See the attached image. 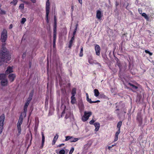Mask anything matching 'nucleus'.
Listing matches in <instances>:
<instances>
[{
  "instance_id": "53",
  "label": "nucleus",
  "mask_w": 154,
  "mask_h": 154,
  "mask_svg": "<svg viewBox=\"0 0 154 154\" xmlns=\"http://www.w3.org/2000/svg\"><path fill=\"white\" fill-rule=\"evenodd\" d=\"M74 37L75 36L73 35L72 36V37L71 39L70 40L73 41L74 39Z\"/></svg>"
},
{
  "instance_id": "39",
  "label": "nucleus",
  "mask_w": 154,
  "mask_h": 154,
  "mask_svg": "<svg viewBox=\"0 0 154 154\" xmlns=\"http://www.w3.org/2000/svg\"><path fill=\"white\" fill-rule=\"evenodd\" d=\"M60 154H64L65 153V151L63 149H62L59 151Z\"/></svg>"
},
{
  "instance_id": "32",
  "label": "nucleus",
  "mask_w": 154,
  "mask_h": 154,
  "mask_svg": "<svg viewBox=\"0 0 154 154\" xmlns=\"http://www.w3.org/2000/svg\"><path fill=\"white\" fill-rule=\"evenodd\" d=\"M17 2L18 1L17 0H13L10 2V4H13L15 6L17 5Z\"/></svg>"
},
{
  "instance_id": "54",
  "label": "nucleus",
  "mask_w": 154,
  "mask_h": 154,
  "mask_svg": "<svg viewBox=\"0 0 154 154\" xmlns=\"http://www.w3.org/2000/svg\"><path fill=\"white\" fill-rule=\"evenodd\" d=\"M32 134H31V140H30V144L31 143V141H32Z\"/></svg>"
},
{
  "instance_id": "20",
  "label": "nucleus",
  "mask_w": 154,
  "mask_h": 154,
  "mask_svg": "<svg viewBox=\"0 0 154 154\" xmlns=\"http://www.w3.org/2000/svg\"><path fill=\"white\" fill-rule=\"evenodd\" d=\"M71 103L72 104H74L76 102V99L75 96H71Z\"/></svg>"
},
{
  "instance_id": "34",
  "label": "nucleus",
  "mask_w": 154,
  "mask_h": 154,
  "mask_svg": "<svg viewBox=\"0 0 154 154\" xmlns=\"http://www.w3.org/2000/svg\"><path fill=\"white\" fill-rule=\"evenodd\" d=\"M26 21V19L25 18H23L22 19L21 21V23L22 24H23Z\"/></svg>"
},
{
  "instance_id": "21",
  "label": "nucleus",
  "mask_w": 154,
  "mask_h": 154,
  "mask_svg": "<svg viewBox=\"0 0 154 154\" xmlns=\"http://www.w3.org/2000/svg\"><path fill=\"white\" fill-rule=\"evenodd\" d=\"M88 62L90 64H93L94 62L93 61V57L91 55H90L88 57Z\"/></svg>"
},
{
  "instance_id": "5",
  "label": "nucleus",
  "mask_w": 154,
  "mask_h": 154,
  "mask_svg": "<svg viewBox=\"0 0 154 154\" xmlns=\"http://www.w3.org/2000/svg\"><path fill=\"white\" fill-rule=\"evenodd\" d=\"M92 114V113L90 111L87 112L86 111H85L83 116L82 118V120L84 122L86 121Z\"/></svg>"
},
{
  "instance_id": "2",
  "label": "nucleus",
  "mask_w": 154,
  "mask_h": 154,
  "mask_svg": "<svg viewBox=\"0 0 154 154\" xmlns=\"http://www.w3.org/2000/svg\"><path fill=\"white\" fill-rule=\"evenodd\" d=\"M23 118L22 114L20 115L18 120V122L17 124V128L18 131L17 135H19L20 134L21 131V125L23 122Z\"/></svg>"
},
{
  "instance_id": "52",
  "label": "nucleus",
  "mask_w": 154,
  "mask_h": 154,
  "mask_svg": "<svg viewBox=\"0 0 154 154\" xmlns=\"http://www.w3.org/2000/svg\"><path fill=\"white\" fill-rule=\"evenodd\" d=\"M74 37L75 36L73 35L72 36V37L71 39L70 40L73 41L74 39Z\"/></svg>"
},
{
  "instance_id": "7",
  "label": "nucleus",
  "mask_w": 154,
  "mask_h": 154,
  "mask_svg": "<svg viewBox=\"0 0 154 154\" xmlns=\"http://www.w3.org/2000/svg\"><path fill=\"white\" fill-rule=\"evenodd\" d=\"M50 0H47L46 2V21L47 22H48V15L50 12Z\"/></svg>"
},
{
  "instance_id": "40",
  "label": "nucleus",
  "mask_w": 154,
  "mask_h": 154,
  "mask_svg": "<svg viewBox=\"0 0 154 154\" xmlns=\"http://www.w3.org/2000/svg\"><path fill=\"white\" fill-rule=\"evenodd\" d=\"M57 32H53V39H56Z\"/></svg>"
},
{
  "instance_id": "24",
  "label": "nucleus",
  "mask_w": 154,
  "mask_h": 154,
  "mask_svg": "<svg viewBox=\"0 0 154 154\" xmlns=\"http://www.w3.org/2000/svg\"><path fill=\"white\" fill-rule=\"evenodd\" d=\"M76 89L75 88H72L71 92L72 96H75L76 94Z\"/></svg>"
},
{
  "instance_id": "57",
  "label": "nucleus",
  "mask_w": 154,
  "mask_h": 154,
  "mask_svg": "<svg viewBox=\"0 0 154 154\" xmlns=\"http://www.w3.org/2000/svg\"><path fill=\"white\" fill-rule=\"evenodd\" d=\"M100 102V100H97L96 101H94L93 103H97Z\"/></svg>"
},
{
  "instance_id": "19",
  "label": "nucleus",
  "mask_w": 154,
  "mask_h": 154,
  "mask_svg": "<svg viewBox=\"0 0 154 154\" xmlns=\"http://www.w3.org/2000/svg\"><path fill=\"white\" fill-rule=\"evenodd\" d=\"M41 134L42 135V144L41 147L42 148L45 141V137L43 132H42Z\"/></svg>"
},
{
  "instance_id": "4",
  "label": "nucleus",
  "mask_w": 154,
  "mask_h": 154,
  "mask_svg": "<svg viewBox=\"0 0 154 154\" xmlns=\"http://www.w3.org/2000/svg\"><path fill=\"white\" fill-rule=\"evenodd\" d=\"M122 121H119L117 123V127L118 129V131L115 134V139L114 140V142L118 140V135L120 132V128L122 125Z\"/></svg>"
},
{
  "instance_id": "49",
  "label": "nucleus",
  "mask_w": 154,
  "mask_h": 154,
  "mask_svg": "<svg viewBox=\"0 0 154 154\" xmlns=\"http://www.w3.org/2000/svg\"><path fill=\"white\" fill-rule=\"evenodd\" d=\"M78 26V23H77L75 26V28L74 29V30L77 31Z\"/></svg>"
},
{
  "instance_id": "22",
  "label": "nucleus",
  "mask_w": 154,
  "mask_h": 154,
  "mask_svg": "<svg viewBox=\"0 0 154 154\" xmlns=\"http://www.w3.org/2000/svg\"><path fill=\"white\" fill-rule=\"evenodd\" d=\"M94 92L95 96L97 97L99 96L100 93L97 89H95L94 90Z\"/></svg>"
},
{
  "instance_id": "26",
  "label": "nucleus",
  "mask_w": 154,
  "mask_h": 154,
  "mask_svg": "<svg viewBox=\"0 0 154 154\" xmlns=\"http://www.w3.org/2000/svg\"><path fill=\"white\" fill-rule=\"evenodd\" d=\"M128 85L130 86H131L132 88L135 90H136L138 89V87L137 86L131 84V83H129Z\"/></svg>"
},
{
  "instance_id": "58",
  "label": "nucleus",
  "mask_w": 154,
  "mask_h": 154,
  "mask_svg": "<svg viewBox=\"0 0 154 154\" xmlns=\"http://www.w3.org/2000/svg\"><path fill=\"white\" fill-rule=\"evenodd\" d=\"M148 54H149L150 56H152V53L150 52L149 51L148 52Z\"/></svg>"
},
{
  "instance_id": "33",
  "label": "nucleus",
  "mask_w": 154,
  "mask_h": 154,
  "mask_svg": "<svg viewBox=\"0 0 154 154\" xmlns=\"http://www.w3.org/2000/svg\"><path fill=\"white\" fill-rule=\"evenodd\" d=\"M19 8L22 10L24 9V4H21L19 6Z\"/></svg>"
},
{
  "instance_id": "55",
  "label": "nucleus",
  "mask_w": 154,
  "mask_h": 154,
  "mask_svg": "<svg viewBox=\"0 0 154 154\" xmlns=\"http://www.w3.org/2000/svg\"><path fill=\"white\" fill-rule=\"evenodd\" d=\"M12 27H13V25L12 24H11L9 26V29H11V28H12Z\"/></svg>"
},
{
  "instance_id": "23",
  "label": "nucleus",
  "mask_w": 154,
  "mask_h": 154,
  "mask_svg": "<svg viewBox=\"0 0 154 154\" xmlns=\"http://www.w3.org/2000/svg\"><path fill=\"white\" fill-rule=\"evenodd\" d=\"M142 16L144 17V18L146 19V20L148 21L149 20V17L146 14V13H143L142 14Z\"/></svg>"
},
{
  "instance_id": "36",
  "label": "nucleus",
  "mask_w": 154,
  "mask_h": 154,
  "mask_svg": "<svg viewBox=\"0 0 154 154\" xmlns=\"http://www.w3.org/2000/svg\"><path fill=\"white\" fill-rule=\"evenodd\" d=\"M73 42L72 41L70 40L69 42V48H71L72 46V45L73 43Z\"/></svg>"
},
{
  "instance_id": "15",
  "label": "nucleus",
  "mask_w": 154,
  "mask_h": 154,
  "mask_svg": "<svg viewBox=\"0 0 154 154\" xmlns=\"http://www.w3.org/2000/svg\"><path fill=\"white\" fill-rule=\"evenodd\" d=\"M116 64L118 66L120 70H121L122 68V66L118 58H116Z\"/></svg>"
},
{
  "instance_id": "16",
  "label": "nucleus",
  "mask_w": 154,
  "mask_h": 154,
  "mask_svg": "<svg viewBox=\"0 0 154 154\" xmlns=\"http://www.w3.org/2000/svg\"><path fill=\"white\" fill-rule=\"evenodd\" d=\"M94 125L95 127V131H98L100 127V124L98 122H95L94 124Z\"/></svg>"
},
{
  "instance_id": "60",
  "label": "nucleus",
  "mask_w": 154,
  "mask_h": 154,
  "mask_svg": "<svg viewBox=\"0 0 154 154\" xmlns=\"http://www.w3.org/2000/svg\"><path fill=\"white\" fill-rule=\"evenodd\" d=\"M31 2L33 3H35L36 2L35 0H30Z\"/></svg>"
},
{
  "instance_id": "28",
  "label": "nucleus",
  "mask_w": 154,
  "mask_h": 154,
  "mask_svg": "<svg viewBox=\"0 0 154 154\" xmlns=\"http://www.w3.org/2000/svg\"><path fill=\"white\" fill-rule=\"evenodd\" d=\"M83 47H81V50L80 53L79 54V56L80 57H82L83 56Z\"/></svg>"
},
{
  "instance_id": "48",
  "label": "nucleus",
  "mask_w": 154,
  "mask_h": 154,
  "mask_svg": "<svg viewBox=\"0 0 154 154\" xmlns=\"http://www.w3.org/2000/svg\"><path fill=\"white\" fill-rule=\"evenodd\" d=\"M26 56V52L24 53L22 55V57L23 59Z\"/></svg>"
},
{
  "instance_id": "17",
  "label": "nucleus",
  "mask_w": 154,
  "mask_h": 154,
  "mask_svg": "<svg viewBox=\"0 0 154 154\" xmlns=\"http://www.w3.org/2000/svg\"><path fill=\"white\" fill-rule=\"evenodd\" d=\"M59 135L57 134H56V135L54 137L52 143V145H54L55 144L57 139L58 138Z\"/></svg>"
},
{
  "instance_id": "8",
  "label": "nucleus",
  "mask_w": 154,
  "mask_h": 154,
  "mask_svg": "<svg viewBox=\"0 0 154 154\" xmlns=\"http://www.w3.org/2000/svg\"><path fill=\"white\" fill-rule=\"evenodd\" d=\"M137 120L139 123V126H140L143 123V118L141 112H138L137 116Z\"/></svg>"
},
{
  "instance_id": "44",
  "label": "nucleus",
  "mask_w": 154,
  "mask_h": 154,
  "mask_svg": "<svg viewBox=\"0 0 154 154\" xmlns=\"http://www.w3.org/2000/svg\"><path fill=\"white\" fill-rule=\"evenodd\" d=\"M0 14H6V12L5 11L1 10V11Z\"/></svg>"
},
{
  "instance_id": "9",
  "label": "nucleus",
  "mask_w": 154,
  "mask_h": 154,
  "mask_svg": "<svg viewBox=\"0 0 154 154\" xmlns=\"http://www.w3.org/2000/svg\"><path fill=\"white\" fill-rule=\"evenodd\" d=\"M95 50L96 54L97 56H99L101 51V48L100 46L98 45L97 44L95 45Z\"/></svg>"
},
{
  "instance_id": "41",
  "label": "nucleus",
  "mask_w": 154,
  "mask_h": 154,
  "mask_svg": "<svg viewBox=\"0 0 154 154\" xmlns=\"http://www.w3.org/2000/svg\"><path fill=\"white\" fill-rule=\"evenodd\" d=\"M32 100L31 98L28 97L26 103L29 104Z\"/></svg>"
},
{
  "instance_id": "10",
  "label": "nucleus",
  "mask_w": 154,
  "mask_h": 154,
  "mask_svg": "<svg viewBox=\"0 0 154 154\" xmlns=\"http://www.w3.org/2000/svg\"><path fill=\"white\" fill-rule=\"evenodd\" d=\"M16 77V75L14 74L10 73L8 75V78L10 81L12 82L14 81Z\"/></svg>"
},
{
  "instance_id": "1",
  "label": "nucleus",
  "mask_w": 154,
  "mask_h": 154,
  "mask_svg": "<svg viewBox=\"0 0 154 154\" xmlns=\"http://www.w3.org/2000/svg\"><path fill=\"white\" fill-rule=\"evenodd\" d=\"M5 43L2 44V48L0 51V66L5 62L7 63L11 58V55L9 51L5 47Z\"/></svg>"
},
{
  "instance_id": "38",
  "label": "nucleus",
  "mask_w": 154,
  "mask_h": 154,
  "mask_svg": "<svg viewBox=\"0 0 154 154\" xmlns=\"http://www.w3.org/2000/svg\"><path fill=\"white\" fill-rule=\"evenodd\" d=\"M87 100L88 102L90 103H93L94 101H92L91 100V99L90 98H89V97L88 98H87Z\"/></svg>"
},
{
  "instance_id": "45",
  "label": "nucleus",
  "mask_w": 154,
  "mask_h": 154,
  "mask_svg": "<svg viewBox=\"0 0 154 154\" xmlns=\"http://www.w3.org/2000/svg\"><path fill=\"white\" fill-rule=\"evenodd\" d=\"M23 3L27 5H29L30 4V2L28 1H22Z\"/></svg>"
},
{
  "instance_id": "51",
  "label": "nucleus",
  "mask_w": 154,
  "mask_h": 154,
  "mask_svg": "<svg viewBox=\"0 0 154 154\" xmlns=\"http://www.w3.org/2000/svg\"><path fill=\"white\" fill-rule=\"evenodd\" d=\"M82 0H78V1L79 2V3L81 5L82 4Z\"/></svg>"
},
{
  "instance_id": "30",
  "label": "nucleus",
  "mask_w": 154,
  "mask_h": 154,
  "mask_svg": "<svg viewBox=\"0 0 154 154\" xmlns=\"http://www.w3.org/2000/svg\"><path fill=\"white\" fill-rule=\"evenodd\" d=\"M53 32H57V23H54L53 28Z\"/></svg>"
},
{
  "instance_id": "37",
  "label": "nucleus",
  "mask_w": 154,
  "mask_h": 154,
  "mask_svg": "<svg viewBox=\"0 0 154 154\" xmlns=\"http://www.w3.org/2000/svg\"><path fill=\"white\" fill-rule=\"evenodd\" d=\"M74 150V148L73 147H71V149L70 150V151L69 153V154H72Z\"/></svg>"
},
{
  "instance_id": "14",
  "label": "nucleus",
  "mask_w": 154,
  "mask_h": 154,
  "mask_svg": "<svg viewBox=\"0 0 154 154\" xmlns=\"http://www.w3.org/2000/svg\"><path fill=\"white\" fill-rule=\"evenodd\" d=\"M1 80V84L2 86H5L7 85L8 81L6 79L4 78Z\"/></svg>"
},
{
  "instance_id": "25",
  "label": "nucleus",
  "mask_w": 154,
  "mask_h": 154,
  "mask_svg": "<svg viewBox=\"0 0 154 154\" xmlns=\"http://www.w3.org/2000/svg\"><path fill=\"white\" fill-rule=\"evenodd\" d=\"M79 140V139L77 138H74L73 137H72V138L71 139V140H70L69 141L70 142H75Z\"/></svg>"
},
{
  "instance_id": "42",
  "label": "nucleus",
  "mask_w": 154,
  "mask_h": 154,
  "mask_svg": "<svg viewBox=\"0 0 154 154\" xmlns=\"http://www.w3.org/2000/svg\"><path fill=\"white\" fill-rule=\"evenodd\" d=\"M119 109H116L115 110V111L116 112V113L117 114V115L118 116H119V115H120V113L118 112H117V111H119Z\"/></svg>"
},
{
  "instance_id": "3",
  "label": "nucleus",
  "mask_w": 154,
  "mask_h": 154,
  "mask_svg": "<svg viewBox=\"0 0 154 154\" xmlns=\"http://www.w3.org/2000/svg\"><path fill=\"white\" fill-rule=\"evenodd\" d=\"M7 32L6 29H3L1 33V41L2 42H5L8 37Z\"/></svg>"
},
{
  "instance_id": "61",
  "label": "nucleus",
  "mask_w": 154,
  "mask_h": 154,
  "mask_svg": "<svg viewBox=\"0 0 154 154\" xmlns=\"http://www.w3.org/2000/svg\"><path fill=\"white\" fill-rule=\"evenodd\" d=\"M96 64L98 65V66H100V67L101 66V64L98 63H96Z\"/></svg>"
},
{
  "instance_id": "18",
  "label": "nucleus",
  "mask_w": 154,
  "mask_h": 154,
  "mask_svg": "<svg viewBox=\"0 0 154 154\" xmlns=\"http://www.w3.org/2000/svg\"><path fill=\"white\" fill-rule=\"evenodd\" d=\"M29 104L27 103H26L25 105L24 106V108H23V113L25 114L26 115V112L27 111V108Z\"/></svg>"
},
{
  "instance_id": "59",
  "label": "nucleus",
  "mask_w": 154,
  "mask_h": 154,
  "mask_svg": "<svg viewBox=\"0 0 154 154\" xmlns=\"http://www.w3.org/2000/svg\"><path fill=\"white\" fill-rule=\"evenodd\" d=\"M65 113V110L63 111L61 113V116H63V115H64Z\"/></svg>"
},
{
  "instance_id": "64",
  "label": "nucleus",
  "mask_w": 154,
  "mask_h": 154,
  "mask_svg": "<svg viewBox=\"0 0 154 154\" xmlns=\"http://www.w3.org/2000/svg\"><path fill=\"white\" fill-rule=\"evenodd\" d=\"M53 47L54 48L56 46L55 43H53Z\"/></svg>"
},
{
  "instance_id": "43",
  "label": "nucleus",
  "mask_w": 154,
  "mask_h": 154,
  "mask_svg": "<svg viewBox=\"0 0 154 154\" xmlns=\"http://www.w3.org/2000/svg\"><path fill=\"white\" fill-rule=\"evenodd\" d=\"M95 122V120L93 119H92L89 122V123L91 125H92L94 124V122Z\"/></svg>"
},
{
  "instance_id": "46",
  "label": "nucleus",
  "mask_w": 154,
  "mask_h": 154,
  "mask_svg": "<svg viewBox=\"0 0 154 154\" xmlns=\"http://www.w3.org/2000/svg\"><path fill=\"white\" fill-rule=\"evenodd\" d=\"M138 11L140 14H142V10L141 9L139 8L138 9Z\"/></svg>"
},
{
  "instance_id": "62",
  "label": "nucleus",
  "mask_w": 154,
  "mask_h": 154,
  "mask_svg": "<svg viewBox=\"0 0 154 154\" xmlns=\"http://www.w3.org/2000/svg\"><path fill=\"white\" fill-rule=\"evenodd\" d=\"M112 147L111 146H109L108 147V149L109 150H110L112 148Z\"/></svg>"
},
{
  "instance_id": "27",
  "label": "nucleus",
  "mask_w": 154,
  "mask_h": 154,
  "mask_svg": "<svg viewBox=\"0 0 154 154\" xmlns=\"http://www.w3.org/2000/svg\"><path fill=\"white\" fill-rule=\"evenodd\" d=\"M6 75L5 74H0V80H2L4 78H5Z\"/></svg>"
},
{
  "instance_id": "13",
  "label": "nucleus",
  "mask_w": 154,
  "mask_h": 154,
  "mask_svg": "<svg viewBox=\"0 0 154 154\" xmlns=\"http://www.w3.org/2000/svg\"><path fill=\"white\" fill-rule=\"evenodd\" d=\"M78 106L79 110L82 111L84 109V106L82 101H80L78 103Z\"/></svg>"
},
{
  "instance_id": "31",
  "label": "nucleus",
  "mask_w": 154,
  "mask_h": 154,
  "mask_svg": "<svg viewBox=\"0 0 154 154\" xmlns=\"http://www.w3.org/2000/svg\"><path fill=\"white\" fill-rule=\"evenodd\" d=\"M72 138V136H67L66 137V139L65 140L66 141H67L68 140H71V139Z\"/></svg>"
},
{
  "instance_id": "63",
  "label": "nucleus",
  "mask_w": 154,
  "mask_h": 154,
  "mask_svg": "<svg viewBox=\"0 0 154 154\" xmlns=\"http://www.w3.org/2000/svg\"><path fill=\"white\" fill-rule=\"evenodd\" d=\"M149 51L147 50H145V52L146 53L148 54V52Z\"/></svg>"
},
{
  "instance_id": "50",
  "label": "nucleus",
  "mask_w": 154,
  "mask_h": 154,
  "mask_svg": "<svg viewBox=\"0 0 154 154\" xmlns=\"http://www.w3.org/2000/svg\"><path fill=\"white\" fill-rule=\"evenodd\" d=\"M54 23H57V19L56 18V16H54Z\"/></svg>"
},
{
  "instance_id": "11",
  "label": "nucleus",
  "mask_w": 154,
  "mask_h": 154,
  "mask_svg": "<svg viewBox=\"0 0 154 154\" xmlns=\"http://www.w3.org/2000/svg\"><path fill=\"white\" fill-rule=\"evenodd\" d=\"M13 72V68L12 67L8 66L5 72V74H8Z\"/></svg>"
},
{
  "instance_id": "47",
  "label": "nucleus",
  "mask_w": 154,
  "mask_h": 154,
  "mask_svg": "<svg viewBox=\"0 0 154 154\" xmlns=\"http://www.w3.org/2000/svg\"><path fill=\"white\" fill-rule=\"evenodd\" d=\"M64 145H65V144L64 143H62L61 144L58 145L57 146V147H60L62 146H64Z\"/></svg>"
},
{
  "instance_id": "35",
  "label": "nucleus",
  "mask_w": 154,
  "mask_h": 154,
  "mask_svg": "<svg viewBox=\"0 0 154 154\" xmlns=\"http://www.w3.org/2000/svg\"><path fill=\"white\" fill-rule=\"evenodd\" d=\"M49 97H46L45 100V105L48 104V101Z\"/></svg>"
},
{
  "instance_id": "12",
  "label": "nucleus",
  "mask_w": 154,
  "mask_h": 154,
  "mask_svg": "<svg viewBox=\"0 0 154 154\" xmlns=\"http://www.w3.org/2000/svg\"><path fill=\"white\" fill-rule=\"evenodd\" d=\"M102 14H101V11L100 10H97L96 13V17L98 19L100 20L101 19Z\"/></svg>"
},
{
  "instance_id": "29",
  "label": "nucleus",
  "mask_w": 154,
  "mask_h": 154,
  "mask_svg": "<svg viewBox=\"0 0 154 154\" xmlns=\"http://www.w3.org/2000/svg\"><path fill=\"white\" fill-rule=\"evenodd\" d=\"M33 93H34V91H33V90H32V91H31V92L30 93L29 97L31 98V99H32V97H33Z\"/></svg>"
},
{
  "instance_id": "6",
  "label": "nucleus",
  "mask_w": 154,
  "mask_h": 154,
  "mask_svg": "<svg viewBox=\"0 0 154 154\" xmlns=\"http://www.w3.org/2000/svg\"><path fill=\"white\" fill-rule=\"evenodd\" d=\"M5 119L4 114H2L0 116V134H1L2 131Z\"/></svg>"
},
{
  "instance_id": "56",
  "label": "nucleus",
  "mask_w": 154,
  "mask_h": 154,
  "mask_svg": "<svg viewBox=\"0 0 154 154\" xmlns=\"http://www.w3.org/2000/svg\"><path fill=\"white\" fill-rule=\"evenodd\" d=\"M76 31L74 30L72 35L75 36V33H76Z\"/></svg>"
}]
</instances>
